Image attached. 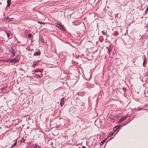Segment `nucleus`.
Wrapping results in <instances>:
<instances>
[{"mask_svg": "<svg viewBox=\"0 0 148 148\" xmlns=\"http://www.w3.org/2000/svg\"><path fill=\"white\" fill-rule=\"evenodd\" d=\"M1 62H13L14 63H15L17 62L18 61V59H17V58H15L13 59H9L8 60H1Z\"/></svg>", "mask_w": 148, "mask_h": 148, "instance_id": "obj_1", "label": "nucleus"}, {"mask_svg": "<svg viewBox=\"0 0 148 148\" xmlns=\"http://www.w3.org/2000/svg\"><path fill=\"white\" fill-rule=\"evenodd\" d=\"M8 51L9 52L12 53V55H11V57H13L15 56V53L12 47H10L8 48Z\"/></svg>", "mask_w": 148, "mask_h": 148, "instance_id": "obj_2", "label": "nucleus"}, {"mask_svg": "<svg viewBox=\"0 0 148 148\" xmlns=\"http://www.w3.org/2000/svg\"><path fill=\"white\" fill-rule=\"evenodd\" d=\"M13 18H10L9 17H7L3 18V20L5 22H9L13 21Z\"/></svg>", "mask_w": 148, "mask_h": 148, "instance_id": "obj_3", "label": "nucleus"}, {"mask_svg": "<svg viewBox=\"0 0 148 148\" xmlns=\"http://www.w3.org/2000/svg\"><path fill=\"white\" fill-rule=\"evenodd\" d=\"M128 115H127L125 116H123L120 119L119 121V123H121V122H123L125 120L126 118L128 117L127 116Z\"/></svg>", "mask_w": 148, "mask_h": 148, "instance_id": "obj_4", "label": "nucleus"}, {"mask_svg": "<svg viewBox=\"0 0 148 148\" xmlns=\"http://www.w3.org/2000/svg\"><path fill=\"white\" fill-rule=\"evenodd\" d=\"M56 26L57 27L60 28L61 29H63L64 28L63 26L58 23L56 24Z\"/></svg>", "mask_w": 148, "mask_h": 148, "instance_id": "obj_5", "label": "nucleus"}, {"mask_svg": "<svg viewBox=\"0 0 148 148\" xmlns=\"http://www.w3.org/2000/svg\"><path fill=\"white\" fill-rule=\"evenodd\" d=\"M36 74L37 76L40 77H42L43 75L40 72H37Z\"/></svg>", "mask_w": 148, "mask_h": 148, "instance_id": "obj_6", "label": "nucleus"}, {"mask_svg": "<svg viewBox=\"0 0 148 148\" xmlns=\"http://www.w3.org/2000/svg\"><path fill=\"white\" fill-rule=\"evenodd\" d=\"M64 97L61 99L60 102V105L61 106H62L64 103Z\"/></svg>", "mask_w": 148, "mask_h": 148, "instance_id": "obj_7", "label": "nucleus"}, {"mask_svg": "<svg viewBox=\"0 0 148 148\" xmlns=\"http://www.w3.org/2000/svg\"><path fill=\"white\" fill-rule=\"evenodd\" d=\"M144 61L143 62V66H145V65L146 64V61H147V58L145 57V55H144Z\"/></svg>", "mask_w": 148, "mask_h": 148, "instance_id": "obj_8", "label": "nucleus"}, {"mask_svg": "<svg viewBox=\"0 0 148 148\" xmlns=\"http://www.w3.org/2000/svg\"><path fill=\"white\" fill-rule=\"evenodd\" d=\"M120 126L119 125H117L114 127L113 129L114 131H116L117 130L120 128Z\"/></svg>", "mask_w": 148, "mask_h": 148, "instance_id": "obj_9", "label": "nucleus"}, {"mask_svg": "<svg viewBox=\"0 0 148 148\" xmlns=\"http://www.w3.org/2000/svg\"><path fill=\"white\" fill-rule=\"evenodd\" d=\"M40 53H41L40 51H36L34 53V56H38L40 55Z\"/></svg>", "mask_w": 148, "mask_h": 148, "instance_id": "obj_10", "label": "nucleus"}, {"mask_svg": "<svg viewBox=\"0 0 148 148\" xmlns=\"http://www.w3.org/2000/svg\"><path fill=\"white\" fill-rule=\"evenodd\" d=\"M13 141L14 142V143L12 145V146H11V148H12L13 147H14V146H15L16 145V143H17L16 140H14Z\"/></svg>", "mask_w": 148, "mask_h": 148, "instance_id": "obj_11", "label": "nucleus"}, {"mask_svg": "<svg viewBox=\"0 0 148 148\" xmlns=\"http://www.w3.org/2000/svg\"><path fill=\"white\" fill-rule=\"evenodd\" d=\"M11 0H8L7 1V6L9 7L10 4Z\"/></svg>", "mask_w": 148, "mask_h": 148, "instance_id": "obj_12", "label": "nucleus"}, {"mask_svg": "<svg viewBox=\"0 0 148 148\" xmlns=\"http://www.w3.org/2000/svg\"><path fill=\"white\" fill-rule=\"evenodd\" d=\"M106 140V139H105L104 140H103L102 142H101L100 143V145H103V144L105 142Z\"/></svg>", "mask_w": 148, "mask_h": 148, "instance_id": "obj_13", "label": "nucleus"}, {"mask_svg": "<svg viewBox=\"0 0 148 148\" xmlns=\"http://www.w3.org/2000/svg\"><path fill=\"white\" fill-rule=\"evenodd\" d=\"M113 133L112 132H110V133L109 134L108 137H110L112 135H113Z\"/></svg>", "mask_w": 148, "mask_h": 148, "instance_id": "obj_14", "label": "nucleus"}, {"mask_svg": "<svg viewBox=\"0 0 148 148\" xmlns=\"http://www.w3.org/2000/svg\"><path fill=\"white\" fill-rule=\"evenodd\" d=\"M38 64L37 63H36L34 62L33 64H32V67H34L35 66H36Z\"/></svg>", "mask_w": 148, "mask_h": 148, "instance_id": "obj_15", "label": "nucleus"}, {"mask_svg": "<svg viewBox=\"0 0 148 148\" xmlns=\"http://www.w3.org/2000/svg\"><path fill=\"white\" fill-rule=\"evenodd\" d=\"M6 34H7L8 37V38H9L10 35V33L9 32H7V33H6Z\"/></svg>", "mask_w": 148, "mask_h": 148, "instance_id": "obj_16", "label": "nucleus"}, {"mask_svg": "<svg viewBox=\"0 0 148 148\" xmlns=\"http://www.w3.org/2000/svg\"><path fill=\"white\" fill-rule=\"evenodd\" d=\"M38 147L39 146L38 145H34V148H37V147Z\"/></svg>", "mask_w": 148, "mask_h": 148, "instance_id": "obj_17", "label": "nucleus"}, {"mask_svg": "<svg viewBox=\"0 0 148 148\" xmlns=\"http://www.w3.org/2000/svg\"><path fill=\"white\" fill-rule=\"evenodd\" d=\"M28 36L29 37V38H31L32 36V35L31 34H28Z\"/></svg>", "mask_w": 148, "mask_h": 148, "instance_id": "obj_18", "label": "nucleus"}, {"mask_svg": "<svg viewBox=\"0 0 148 148\" xmlns=\"http://www.w3.org/2000/svg\"><path fill=\"white\" fill-rule=\"evenodd\" d=\"M7 86H5L3 88H2L1 89H4L5 88H6Z\"/></svg>", "mask_w": 148, "mask_h": 148, "instance_id": "obj_19", "label": "nucleus"}, {"mask_svg": "<svg viewBox=\"0 0 148 148\" xmlns=\"http://www.w3.org/2000/svg\"><path fill=\"white\" fill-rule=\"evenodd\" d=\"M142 110V108H139L138 109V110Z\"/></svg>", "mask_w": 148, "mask_h": 148, "instance_id": "obj_20", "label": "nucleus"}, {"mask_svg": "<svg viewBox=\"0 0 148 148\" xmlns=\"http://www.w3.org/2000/svg\"><path fill=\"white\" fill-rule=\"evenodd\" d=\"M108 51L109 52H110L111 51V49L110 48H109L108 49Z\"/></svg>", "mask_w": 148, "mask_h": 148, "instance_id": "obj_21", "label": "nucleus"}, {"mask_svg": "<svg viewBox=\"0 0 148 148\" xmlns=\"http://www.w3.org/2000/svg\"><path fill=\"white\" fill-rule=\"evenodd\" d=\"M148 11V6L147 7V10H146V12H147ZM146 13H147V12H146Z\"/></svg>", "mask_w": 148, "mask_h": 148, "instance_id": "obj_22", "label": "nucleus"}, {"mask_svg": "<svg viewBox=\"0 0 148 148\" xmlns=\"http://www.w3.org/2000/svg\"><path fill=\"white\" fill-rule=\"evenodd\" d=\"M24 141H25V140H23L22 141H21V143H23Z\"/></svg>", "mask_w": 148, "mask_h": 148, "instance_id": "obj_23", "label": "nucleus"}, {"mask_svg": "<svg viewBox=\"0 0 148 148\" xmlns=\"http://www.w3.org/2000/svg\"><path fill=\"white\" fill-rule=\"evenodd\" d=\"M82 148H86V147L84 146H83Z\"/></svg>", "mask_w": 148, "mask_h": 148, "instance_id": "obj_24", "label": "nucleus"}, {"mask_svg": "<svg viewBox=\"0 0 148 148\" xmlns=\"http://www.w3.org/2000/svg\"><path fill=\"white\" fill-rule=\"evenodd\" d=\"M38 23H39L40 24H42V23H41V22H38Z\"/></svg>", "mask_w": 148, "mask_h": 148, "instance_id": "obj_25", "label": "nucleus"}, {"mask_svg": "<svg viewBox=\"0 0 148 148\" xmlns=\"http://www.w3.org/2000/svg\"><path fill=\"white\" fill-rule=\"evenodd\" d=\"M43 40H42V42H43Z\"/></svg>", "mask_w": 148, "mask_h": 148, "instance_id": "obj_26", "label": "nucleus"}]
</instances>
